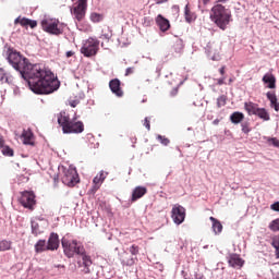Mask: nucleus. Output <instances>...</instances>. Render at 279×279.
Masks as SVG:
<instances>
[{
	"label": "nucleus",
	"mask_w": 279,
	"mask_h": 279,
	"mask_svg": "<svg viewBox=\"0 0 279 279\" xmlns=\"http://www.w3.org/2000/svg\"><path fill=\"white\" fill-rule=\"evenodd\" d=\"M268 228H269V230H271V232H279V218L274 219L272 221H270ZM270 245L274 247L277 258H279V234L274 235L271 238Z\"/></svg>",
	"instance_id": "9d476101"
},
{
	"label": "nucleus",
	"mask_w": 279,
	"mask_h": 279,
	"mask_svg": "<svg viewBox=\"0 0 279 279\" xmlns=\"http://www.w3.org/2000/svg\"><path fill=\"white\" fill-rule=\"evenodd\" d=\"M1 154H2V156L12 158V156H14V149L12 147H10L9 145H7L1 149Z\"/></svg>",
	"instance_id": "f704fd0d"
},
{
	"label": "nucleus",
	"mask_w": 279,
	"mask_h": 279,
	"mask_svg": "<svg viewBox=\"0 0 279 279\" xmlns=\"http://www.w3.org/2000/svg\"><path fill=\"white\" fill-rule=\"evenodd\" d=\"M155 22L162 33L169 32V29H171V22H169V19L165 17L162 14H158L155 19Z\"/></svg>",
	"instance_id": "2eb2a0df"
},
{
	"label": "nucleus",
	"mask_w": 279,
	"mask_h": 279,
	"mask_svg": "<svg viewBox=\"0 0 279 279\" xmlns=\"http://www.w3.org/2000/svg\"><path fill=\"white\" fill-rule=\"evenodd\" d=\"M143 125H144V128H146V130H151V123H150V121H149V118H145L144 119V123H143Z\"/></svg>",
	"instance_id": "37998d69"
},
{
	"label": "nucleus",
	"mask_w": 279,
	"mask_h": 279,
	"mask_svg": "<svg viewBox=\"0 0 279 279\" xmlns=\"http://www.w3.org/2000/svg\"><path fill=\"white\" fill-rule=\"evenodd\" d=\"M209 19L214 25L226 32L230 23H232V11L223 4H215L210 10Z\"/></svg>",
	"instance_id": "7ed1b4c3"
},
{
	"label": "nucleus",
	"mask_w": 279,
	"mask_h": 279,
	"mask_svg": "<svg viewBox=\"0 0 279 279\" xmlns=\"http://www.w3.org/2000/svg\"><path fill=\"white\" fill-rule=\"evenodd\" d=\"M172 49L174 53H178V56H182L184 51V40L182 39H177L172 46Z\"/></svg>",
	"instance_id": "c85d7f7f"
},
{
	"label": "nucleus",
	"mask_w": 279,
	"mask_h": 279,
	"mask_svg": "<svg viewBox=\"0 0 279 279\" xmlns=\"http://www.w3.org/2000/svg\"><path fill=\"white\" fill-rule=\"evenodd\" d=\"M156 138L161 145H163V147H168L169 143H171V141L165 135L158 134Z\"/></svg>",
	"instance_id": "e433bc0d"
},
{
	"label": "nucleus",
	"mask_w": 279,
	"mask_h": 279,
	"mask_svg": "<svg viewBox=\"0 0 279 279\" xmlns=\"http://www.w3.org/2000/svg\"><path fill=\"white\" fill-rule=\"evenodd\" d=\"M71 117H69V114H66V112L61 111L58 116H57V122L58 125H60V128H62V133L64 134L66 132V130L69 129V124L71 123Z\"/></svg>",
	"instance_id": "4468645a"
},
{
	"label": "nucleus",
	"mask_w": 279,
	"mask_h": 279,
	"mask_svg": "<svg viewBox=\"0 0 279 279\" xmlns=\"http://www.w3.org/2000/svg\"><path fill=\"white\" fill-rule=\"evenodd\" d=\"M35 254H43V252H49V248H47V240L40 239L38 240L35 245Z\"/></svg>",
	"instance_id": "a878e982"
},
{
	"label": "nucleus",
	"mask_w": 279,
	"mask_h": 279,
	"mask_svg": "<svg viewBox=\"0 0 279 279\" xmlns=\"http://www.w3.org/2000/svg\"><path fill=\"white\" fill-rule=\"evenodd\" d=\"M5 60L13 66L22 80L35 95H53L60 90V80L53 71L46 69L40 63H32L23 53L9 47Z\"/></svg>",
	"instance_id": "f257e3e1"
},
{
	"label": "nucleus",
	"mask_w": 279,
	"mask_h": 279,
	"mask_svg": "<svg viewBox=\"0 0 279 279\" xmlns=\"http://www.w3.org/2000/svg\"><path fill=\"white\" fill-rule=\"evenodd\" d=\"M184 17L186 23H193L197 20V14L191 11V8H189V3L184 8Z\"/></svg>",
	"instance_id": "cd10ccee"
},
{
	"label": "nucleus",
	"mask_w": 279,
	"mask_h": 279,
	"mask_svg": "<svg viewBox=\"0 0 279 279\" xmlns=\"http://www.w3.org/2000/svg\"><path fill=\"white\" fill-rule=\"evenodd\" d=\"M63 169V177L61 178L62 184L65 186H70L73 189L76 184H80V174L77 173V168H75L73 165L66 167L62 166Z\"/></svg>",
	"instance_id": "20e7f679"
},
{
	"label": "nucleus",
	"mask_w": 279,
	"mask_h": 279,
	"mask_svg": "<svg viewBox=\"0 0 279 279\" xmlns=\"http://www.w3.org/2000/svg\"><path fill=\"white\" fill-rule=\"evenodd\" d=\"M244 119H245V114L241 111H234L229 117V121H231L233 125H239V123H243Z\"/></svg>",
	"instance_id": "393cba45"
},
{
	"label": "nucleus",
	"mask_w": 279,
	"mask_h": 279,
	"mask_svg": "<svg viewBox=\"0 0 279 279\" xmlns=\"http://www.w3.org/2000/svg\"><path fill=\"white\" fill-rule=\"evenodd\" d=\"M4 147H8V145H5V140H3V136H0V149H3Z\"/></svg>",
	"instance_id": "603ef678"
},
{
	"label": "nucleus",
	"mask_w": 279,
	"mask_h": 279,
	"mask_svg": "<svg viewBox=\"0 0 279 279\" xmlns=\"http://www.w3.org/2000/svg\"><path fill=\"white\" fill-rule=\"evenodd\" d=\"M101 185L94 183V185L88 190L89 195H95L99 191Z\"/></svg>",
	"instance_id": "79ce46f5"
},
{
	"label": "nucleus",
	"mask_w": 279,
	"mask_h": 279,
	"mask_svg": "<svg viewBox=\"0 0 279 279\" xmlns=\"http://www.w3.org/2000/svg\"><path fill=\"white\" fill-rule=\"evenodd\" d=\"M255 117H258V119H262V121L271 120V116L269 114V111L265 107H258Z\"/></svg>",
	"instance_id": "bb28decb"
},
{
	"label": "nucleus",
	"mask_w": 279,
	"mask_h": 279,
	"mask_svg": "<svg viewBox=\"0 0 279 279\" xmlns=\"http://www.w3.org/2000/svg\"><path fill=\"white\" fill-rule=\"evenodd\" d=\"M53 182H54V184H58V182H60V174L59 173H54Z\"/></svg>",
	"instance_id": "5fc2aeb1"
},
{
	"label": "nucleus",
	"mask_w": 279,
	"mask_h": 279,
	"mask_svg": "<svg viewBox=\"0 0 279 279\" xmlns=\"http://www.w3.org/2000/svg\"><path fill=\"white\" fill-rule=\"evenodd\" d=\"M241 128H242L243 134L247 135V134H250V132H252V128H250V122H242Z\"/></svg>",
	"instance_id": "ea45409f"
},
{
	"label": "nucleus",
	"mask_w": 279,
	"mask_h": 279,
	"mask_svg": "<svg viewBox=\"0 0 279 279\" xmlns=\"http://www.w3.org/2000/svg\"><path fill=\"white\" fill-rule=\"evenodd\" d=\"M270 209L274 210L275 213H279V201L272 203L270 205Z\"/></svg>",
	"instance_id": "a18cd8bd"
},
{
	"label": "nucleus",
	"mask_w": 279,
	"mask_h": 279,
	"mask_svg": "<svg viewBox=\"0 0 279 279\" xmlns=\"http://www.w3.org/2000/svg\"><path fill=\"white\" fill-rule=\"evenodd\" d=\"M219 3H228V0H217L216 5H220Z\"/></svg>",
	"instance_id": "69168bd1"
},
{
	"label": "nucleus",
	"mask_w": 279,
	"mask_h": 279,
	"mask_svg": "<svg viewBox=\"0 0 279 279\" xmlns=\"http://www.w3.org/2000/svg\"><path fill=\"white\" fill-rule=\"evenodd\" d=\"M65 40H69V43H71L72 40H75V37L72 35V37H70L69 35H64Z\"/></svg>",
	"instance_id": "680f3d73"
},
{
	"label": "nucleus",
	"mask_w": 279,
	"mask_h": 279,
	"mask_svg": "<svg viewBox=\"0 0 279 279\" xmlns=\"http://www.w3.org/2000/svg\"><path fill=\"white\" fill-rule=\"evenodd\" d=\"M21 140L23 141V145H29L31 147H34L36 143L34 142V132L32 129L24 130L21 134Z\"/></svg>",
	"instance_id": "412c9836"
},
{
	"label": "nucleus",
	"mask_w": 279,
	"mask_h": 279,
	"mask_svg": "<svg viewBox=\"0 0 279 279\" xmlns=\"http://www.w3.org/2000/svg\"><path fill=\"white\" fill-rule=\"evenodd\" d=\"M218 86H223V84H226V77H220L218 78V82H217Z\"/></svg>",
	"instance_id": "864d4df0"
},
{
	"label": "nucleus",
	"mask_w": 279,
	"mask_h": 279,
	"mask_svg": "<svg viewBox=\"0 0 279 279\" xmlns=\"http://www.w3.org/2000/svg\"><path fill=\"white\" fill-rule=\"evenodd\" d=\"M132 73H134V68L130 66L126 68L124 75L128 77V75H132Z\"/></svg>",
	"instance_id": "de8ad7c7"
},
{
	"label": "nucleus",
	"mask_w": 279,
	"mask_h": 279,
	"mask_svg": "<svg viewBox=\"0 0 279 279\" xmlns=\"http://www.w3.org/2000/svg\"><path fill=\"white\" fill-rule=\"evenodd\" d=\"M205 53L208 60H213V62H219L221 60V56L219 51L213 47L211 43H208L205 47Z\"/></svg>",
	"instance_id": "dca6fc26"
},
{
	"label": "nucleus",
	"mask_w": 279,
	"mask_h": 279,
	"mask_svg": "<svg viewBox=\"0 0 279 279\" xmlns=\"http://www.w3.org/2000/svg\"><path fill=\"white\" fill-rule=\"evenodd\" d=\"M160 71H162V64H158L156 68V73L158 74V77H160Z\"/></svg>",
	"instance_id": "4d7b16f0"
},
{
	"label": "nucleus",
	"mask_w": 279,
	"mask_h": 279,
	"mask_svg": "<svg viewBox=\"0 0 279 279\" xmlns=\"http://www.w3.org/2000/svg\"><path fill=\"white\" fill-rule=\"evenodd\" d=\"M89 19H90L92 23H101V21H104V14L97 13V12H93L90 14Z\"/></svg>",
	"instance_id": "72a5a7b5"
},
{
	"label": "nucleus",
	"mask_w": 279,
	"mask_h": 279,
	"mask_svg": "<svg viewBox=\"0 0 279 279\" xmlns=\"http://www.w3.org/2000/svg\"><path fill=\"white\" fill-rule=\"evenodd\" d=\"M61 247L66 258H76L77 267H84V274H90V266L93 265V258L86 252L84 243L78 240H69L65 236L61 239Z\"/></svg>",
	"instance_id": "f03ea898"
},
{
	"label": "nucleus",
	"mask_w": 279,
	"mask_h": 279,
	"mask_svg": "<svg viewBox=\"0 0 279 279\" xmlns=\"http://www.w3.org/2000/svg\"><path fill=\"white\" fill-rule=\"evenodd\" d=\"M219 73H220V75H226V65H222V66L219 69Z\"/></svg>",
	"instance_id": "13d9d810"
},
{
	"label": "nucleus",
	"mask_w": 279,
	"mask_h": 279,
	"mask_svg": "<svg viewBox=\"0 0 279 279\" xmlns=\"http://www.w3.org/2000/svg\"><path fill=\"white\" fill-rule=\"evenodd\" d=\"M266 98L268 99V101H270V108L275 110V112H279V100L276 93L271 90L267 92Z\"/></svg>",
	"instance_id": "4be33fe9"
},
{
	"label": "nucleus",
	"mask_w": 279,
	"mask_h": 279,
	"mask_svg": "<svg viewBox=\"0 0 279 279\" xmlns=\"http://www.w3.org/2000/svg\"><path fill=\"white\" fill-rule=\"evenodd\" d=\"M171 219L175 226H182V222L186 219V208L180 204H175L171 210Z\"/></svg>",
	"instance_id": "1a4fd4ad"
},
{
	"label": "nucleus",
	"mask_w": 279,
	"mask_h": 279,
	"mask_svg": "<svg viewBox=\"0 0 279 279\" xmlns=\"http://www.w3.org/2000/svg\"><path fill=\"white\" fill-rule=\"evenodd\" d=\"M86 10H88V0H77L76 7H70V13L78 23L86 19Z\"/></svg>",
	"instance_id": "0eeeda50"
},
{
	"label": "nucleus",
	"mask_w": 279,
	"mask_h": 279,
	"mask_svg": "<svg viewBox=\"0 0 279 279\" xmlns=\"http://www.w3.org/2000/svg\"><path fill=\"white\" fill-rule=\"evenodd\" d=\"M263 138H264V141H266L268 143V145L270 147H276L277 149H279V140H278V137L264 136Z\"/></svg>",
	"instance_id": "7c9ffc66"
},
{
	"label": "nucleus",
	"mask_w": 279,
	"mask_h": 279,
	"mask_svg": "<svg viewBox=\"0 0 279 279\" xmlns=\"http://www.w3.org/2000/svg\"><path fill=\"white\" fill-rule=\"evenodd\" d=\"M258 104L254 101L244 102V110L247 112L248 117H255L256 112L258 111Z\"/></svg>",
	"instance_id": "b1692460"
},
{
	"label": "nucleus",
	"mask_w": 279,
	"mask_h": 279,
	"mask_svg": "<svg viewBox=\"0 0 279 279\" xmlns=\"http://www.w3.org/2000/svg\"><path fill=\"white\" fill-rule=\"evenodd\" d=\"M58 27H60L61 28V34H64V28L66 27L68 29H69V27L66 26V24L65 23H58Z\"/></svg>",
	"instance_id": "8fccbe9b"
},
{
	"label": "nucleus",
	"mask_w": 279,
	"mask_h": 279,
	"mask_svg": "<svg viewBox=\"0 0 279 279\" xmlns=\"http://www.w3.org/2000/svg\"><path fill=\"white\" fill-rule=\"evenodd\" d=\"M66 58H73L75 56V52L73 50H69L65 52Z\"/></svg>",
	"instance_id": "6e6d98bb"
},
{
	"label": "nucleus",
	"mask_w": 279,
	"mask_h": 279,
	"mask_svg": "<svg viewBox=\"0 0 279 279\" xmlns=\"http://www.w3.org/2000/svg\"><path fill=\"white\" fill-rule=\"evenodd\" d=\"M147 195V187L143 185L135 186L132 191L131 202H138V199Z\"/></svg>",
	"instance_id": "6ab92c4d"
},
{
	"label": "nucleus",
	"mask_w": 279,
	"mask_h": 279,
	"mask_svg": "<svg viewBox=\"0 0 279 279\" xmlns=\"http://www.w3.org/2000/svg\"><path fill=\"white\" fill-rule=\"evenodd\" d=\"M262 82L265 88H269L270 90H276V75H274V73L268 72L264 74V76L262 77Z\"/></svg>",
	"instance_id": "a211bd4d"
},
{
	"label": "nucleus",
	"mask_w": 279,
	"mask_h": 279,
	"mask_svg": "<svg viewBox=\"0 0 279 279\" xmlns=\"http://www.w3.org/2000/svg\"><path fill=\"white\" fill-rule=\"evenodd\" d=\"M227 102H228V96L220 95L217 98V108H223V106H226Z\"/></svg>",
	"instance_id": "c9c22d12"
},
{
	"label": "nucleus",
	"mask_w": 279,
	"mask_h": 279,
	"mask_svg": "<svg viewBox=\"0 0 279 279\" xmlns=\"http://www.w3.org/2000/svg\"><path fill=\"white\" fill-rule=\"evenodd\" d=\"M86 138H87V141H93V138H95V135H93V133H87L86 134Z\"/></svg>",
	"instance_id": "bf43d9fd"
},
{
	"label": "nucleus",
	"mask_w": 279,
	"mask_h": 279,
	"mask_svg": "<svg viewBox=\"0 0 279 279\" xmlns=\"http://www.w3.org/2000/svg\"><path fill=\"white\" fill-rule=\"evenodd\" d=\"M54 267L57 269H66V266L62 265V264H58V265H54Z\"/></svg>",
	"instance_id": "e2e57ef3"
},
{
	"label": "nucleus",
	"mask_w": 279,
	"mask_h": 279,
	"mask_svg": "<svg viewBox=\"0 0 279 279\" xmlns=\"http://www.w3.org/2000/svg\"><path fill=\"white\" fill-rule=\"evenodd\" d=\"M31 233L33 234V236H39V234H43V231L40 230V225L34 219H31Z\"/></svg>",
	"instance_id": "c756f323"
},
{
	"label": "nucleus",
	"mask_w": 279,
	"mask_h": 279,
	"mask_svg": "<svg viewBox=\"0 0 279 279\" xmlns=\"http://www.w3.org/2000/svg\"><path fill=\"white\" fill-rule=\"evenodd\" d=\"M109 88L112 95H116V97H123V88L121 87V80L117 77L111 78L109 81Z\"/></svg>",
	"instance_id": "ddd939ff"
},
{
	"label": "nucleus",
	"mask_w": 279,
	"mask_h": 279,
	"mask_svg": "<svg viewBox=\"0 0 279 279\" xmlns=\"http://www.w3.org/2000/svg\"><path fill=\"white\" fill-rule=\"evenodd\" d=\"M100 38H104L105 40H110V38H112V33H105L100 36Z\"/></svg>",
	"instance_id": "49530a36"
},
{
	"label": "nucleus",
	"mask_w": 279,
	"mask_h": 279,
	"mask_svg": "<svg viewBox=\"0 0 279 279\" xmlns=\"http://www.w3.org/2000/svg\"><path fill=\"white\" fill-rule=\"evenodd\" d=\"M131 142L133 143L132 147H136V145H134L136 143V137H131Z\"/></svg>",
	"instance_id": "338daca9"
},
{
	"label": "nucleus",
	"mask_w": 279,
	"mask_h": 279,
	"mask_svg": "<svg viewBox=\"0 0 279 279\" xmlns=\"http://www.w3.org/2000/svg\"><path fill=\"white\" fill-rule=\"evenodd\" d=\"M172 10H174V12H180V5L178 4L172 5Z\"/></svg>",
	"instance_id": "0e129e2a"
},
{
	"label": "nucleus",
	"mask_w": 279,
	"mask_h": 279,
	"mask_svg": "<svg viewBox=\"0 0 279 279\" xmlns=\"http://www.w3.org/2000/svg\"><path fill=\"white\" fill-rule=\"evenodd\" d=\"M104 180H106V174H104V170H101L94 179L93 184H98L101 186L104 184Z\"/></svg>",
	"instance_id": "473e14b6"
},
{
	"label": "nucleus",
	"mask_w": 279,
	"mask_h": 279,
	"mask_svg": "<svg viewBox=\"0 0 279 279\" xmlns=\"http://www.w3.org/2000/svg\"><path fill=\"white\" fill-rule=\"evenodd\" d=\"M228 263H229V267H233L234 269L236 268L241 269V267L245 265V260L241 258V256L236 253H233L230 255Z\"/></svg>",
	"instance_id": "aec40b11"
},
{
	"label": "nucleus",
	"mask_w": 279,
	"mask_h": 279,
	"mask_svg": "<svg viewBox=\"0 0 279 279\" xmlns=\"http://www.w3.org/2000/svg\"><path fill=\"white\" fill-rule=\"evenodd\" d=\"M78 104H80V100L77 99L70 101L71 108H77Z\"/></svg>",
	"instance_id": "3c124183"
},
{
	"label": "nucleus",
	"mask_w": 279,
	"mask_h": 279,
	"mask_svg": "<svg viewBox=\"0 0 279 279\" xmlns=\"http://www.w3.org/2000/svg\"><path fill=\"white\" fill-rule=\"evenodd\" d=\"M82 132H84V122L72 120L63 134H82Z\"/></svg>",
	"instance_id": "f8f14e48"
},
{
	"label": "nucleus",
	"mask_w": 279,
	"mask_h": 279,
	"mask_svg": "<svg viewBox=\"0 0 279 279\" xmlns=\"http://www.w3.org/2000/svg\"><path fill=\"white\" fill-rule=\"evenodd\" d=\"M59 21H52V20H47L44 19L40 22L41 28L44 32L47 34H50L51 36H60L62 34V28L58 27Z\"/></svg>",
	"instance_id": "6e6552de"
},
{
	"label": "nucleus",
	"mask_w": 279,
	"mask_h": 279,
	"mask_svg": "<svg viewBox=\"0 0 279 279\" xmlns=\"http://www.w3.org/2000/svg\"><path fill=\"white\" fill-rule=\"evenodd\" d=\"M219 122H220L219 119H215V120L213 121V125H219Z\"/></svg>",
	"instance_id": "774afa93"
},
{
	"label": "nucleus",
	"mask_w": 279,
	"mask_h": 279,
	"mask_svg": "<svg viewBox=\"0 0 279 279\" xmlns=\"http://www.w3.org/2000/svg\"><path fill=\"white\" fill-rule=\"evenodd\" d=\"M12 250V241L1 240L0 241V252H8Z\"/></svg>",
	"instance_id": "2f4dec72"
},
{
	"label": "nucleus",
	"mask_w": 279,
	"mask_h": 279,
	"mask_svg": "<svg viewBox=\"0 0 279 279\" xmlns=\"http://www.w3.org/2000/svg\"><path fill=\"white\" fill-rule=\"evenodd\" d=\"M21 197L19 198V203L23 208H26L27 210H34V207L36 206V193L32 190H24L20 192Z\"/></svg>",
	"instance_id": "423d86ee"
},
{
	"label": "nucleus",
	"mask_w": 279,
	"mask_h": 279,
	"mask_svg": "<svg viewBox=\"0 0 279 279\" xmlns=\"http://www.w3.org/2000/svg\"><path fill=\"white\" fill-rule=\"evenodd\" d=\"M209 221H211V230L214 234L218 235L221 234V232H223V225L221 223V220L210 216Z\"/></svg>",
	"instance_id": "5701e85b"
},
{
	"label": "nucleus",
	"mask_w": 279,
	"mask_h": 279,
	"mask_svg": "<svg viewBox=\"0 0 279 279\" xmlns=\"http://www.w3.org/2000/svg\"><path fill=\"white\" fill-rule=\"evenodd\" d=\"M181 276H183L184 279H206V276H204L202 272H195L194 278H189L186 277V271L182 270Z\"/></svg>",
	"instance_id": "58836bf2"
},
{
	"label": "nucleus",
	"mask_w": 279,
	"mask_h": 279,
	"mask_svg": "<svg viewBox=\"0 0 279 279\" xmlns=\"http://www.w3.org/2000/svg\"><path fill=\"white\" fill-rule=\"evenodd\" d=\"M80 51L84 58H95L99 53V39L89 37L85 40Z\"/></svg>",
	"instance_id": "39448f33"
},
{
	"label": "nucleus",
	"mask_w": 279,
	"mask_h": 279,
	"mask_svg": "<svg viewBox=\"0 0 279 279\" xmlns=\"http://www.w3.org/2000/svg\"><path fill=\"white\" fill-rule=\"evenodd\" d=\"M5 80V70L3 68H0V82H3Z\"/></svg>",
	"instance_id": "09e8293b"
},
{
	"label": "nucleus",
	"mask_w": 279,
	"mask_h": 279,
	"mask_svg": "<svg viewBox=\"0 0 279 279\" xmlns=\"http://www.w3.org/2000/svg\"><path fill=\"white\" fill-rule=\"evenodd\" d=\"M60 243H62L60 235L57 232H51L46 241L48 252H57V250H60Z\"/></svg>",
	"instance_id": "9b49d317"
},
{
	"label": "nucleus",
	"mask_w": 279,
	"mask_h": 279,
	"mask_svg": "<svg viewBox=\"0 0 279 279\" xmlns=\"http://www.w3.org/2000/svg\"><path fill=\"white\" fill-rule=\"evenodd\" d=\"M169 0H156L157 5H162V3H167Z\"/></svg>",
	"instance_id": "052dcab7"
},
{
	"label": "nucleus",
	"mask_w": 279,
	"mask_h": 279,
	"mask_svg": "<svg viewBox=\"0 0 279 279\" xmlns=\"http://www.w3.org/2000/svg\"><path fill=\"white\" fill-rule=\"evenodd\" d=\"M136 260H138L137 257H129L126 260L122 259L121 265L126 267H132L136 263Z\"/></svg>",
	"instance_id": "4c0bfd02"
},
{
	"label": "nucleus",
	"mask_w": 279,
	"mask_h": 279,
	"mask_svg": "<svg viewBox=\"0 0 279 279\" xmlns=\"http://www.w3.org/2000/svg\"><path fill=\"white\" fill-rule=\"evenodd\" d=\"M138 245L136 244H132L130 247H129V252L132 254V256H138Z\"/></svg>",
	"instance_id": "a19ab883"
},
{
	"label": "nucleus",
	"mask_w": 279,
	"mask_h": 279,
	"mask_svg": "<svg viewBox=\"0 0 279 279\" xmlns=\"http://www.w3.org/2000/svg\"><path fill=\"white\" fill-rule=\"evenodd\" d=\"M15 25H21L22 27H31V29H36L38 27V21L28 17L19 16L14 21Z\"/></svg>",
	"instance_id": "f3484780"
},
{
	"label": "nucleus",
	"mask_w": 279,
	"mask_h": 279,
	"mask_svg": "<svg viewBox=\"0 0 279 279\" xmlns=\"http://www.w3.org/2000/svg\"><path fill=\"white\" fill-rule=\"evenodd\" d=\"M180 90V85H178L177 87H173L170 92V97H177L178 93Z\"/></svg>",
	"instance_id": "c03bdc74"
}]
</instances>
